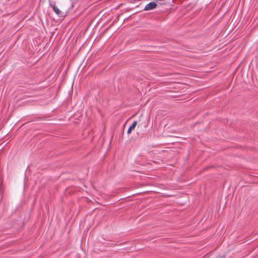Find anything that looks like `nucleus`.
<instances>
[{"label": "nucleus", "instance_id": "nucleus-1", "mask_svg": "<svg viewBox=\"0 0 258 258\" xmlns=\"http://www.w3.org/2000/svg\"><path fill=\"white\" fill-rule=\"evenodd\" d=\"M49 5L52 8L55 14L58 16L61 14V11L55 6V2L52 0H49Z\"/></svg>", "mask_w": 258, "mask_h": 258}, {"label": "nucleus", "instance_id": "nucleus-2", "mask_svg": "<svg viewBox=\"0 0 258 258\" xmlns=\"http://www.w3.org/2000/svg\"><path fill=\"white\" fill-rule=\"evenodd\" d=\"M157 6V4L155 2H150L145 7L144 10L149 11L155 9Z\"/></svg>", "mask_w": 258, "mask_h": 258}, {"label": "nucleus", "instance_id": "nucleus-3", "mask_svg": "<svg viewBox=\"0 0 258 258\" xmlns=\"http://www.w3.org/2000/svg\"><path fill=\"white\" fill-rule=\"evenodd\" d=\"M138 122L137 121H134L133 124L130 126L127 130V134H130L133 130H134Z\"/></svg>", "mask_w": 258, "mask_h": 258}]
</instances>
